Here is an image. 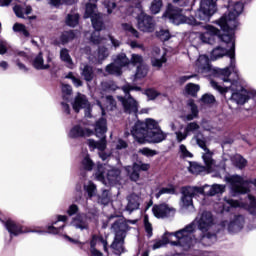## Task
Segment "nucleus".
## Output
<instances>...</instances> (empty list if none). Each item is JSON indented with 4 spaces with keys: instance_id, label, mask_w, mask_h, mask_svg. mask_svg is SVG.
Listing matches in <instances>:
<instances>
[{
    "instance_id": "473e14b6",
    "label": "nucleus",
    "mask_w": 256,
    "mask_h": 256,
    "mask_svg": "<svg viewBox=\"0 0 256 256\" xmlns=\"http://www.w3.org/2000/svg\"><path fill=\"white\" fill-rule=\"evenodd\" d=\"M113 61L115 62L116 65H119L120 67H127L131 63V60L127 58V55L125 53H120L116 55L113 58Z\"/></svg>"
},
{
    "instance_id": "ea45409f",
    "label": "nucleus",
    "mask_w": 256,
    "mask_h": 256,
    "mask_svg": "<svg viewBox=\"0 0 256 256\" xmlns=\"http://www.w3.org/2000/svg\"><path fill=\"white\" fill-rule=\"evenodd\" d=\"M194 139L200 149H203V151L209 150V148H207V140L205 139V136H203L201 133L196 134L194 136Z\"/></svg>"
},
{
    "instance_id": "72a5a7b5",
    "label": "nucleus",
    "mask_w": 256,
    "mask_h": 256,
    "mask_svg": "<svg viewBox=\"0 0 256 256\" xmlns=\"http://www.w3.org/2000/svg\"><path fill=\"white\" fill-rule=\"evenodd\" d=\"M96 9H97V4L93 2L87 3L85 14H84L85 19H93L95 15H99V13H95Z\"/></svg>"
},
{
    "instance_id": "2f4dec72",
    "label": "nucleus",
    "mask_w": 256,
    "mask_h": 256,
    "mask_svg": "<svg viewBox=\"0 0 256 256\" xmlns=\"http://www.w3.org/2000/svg\"><path fill=\"white\" fill-rule=\"evenodd\" d=\"M205 153L202 155V159L207 167L211 171L213 165H215V160L213 159V153L211 150H204Z\"/></svg>"
},
{
    "instance_id": "5701e85b",
    "label": "nucleus",
    "mask_w": 256,
    "mask_h": 256,
    "mask_svg": "<svg viewBox=\"0 0 256 256\" xmlns=\"http://www.w3.org/2000/svg\"><path fill=\"white\" fill-rule=\"evenodd\" d=\"M32 65L34 69L37 71H45L51 68V65L45 64V60L43 59V52H40L33 60Z\"/></svg>"
},
{
    "instance_id": "f3484780",
    "label": "nucleus",
    "mask_w": 256,
    "mask_h": 256,
    "mask_svg": "<svg viewBox=\"0 0 256 256\" xmlns=\"http://www.w3.org/2000/svg\"><path fill=\"white\" fill-rule=\"evenodd\" d=\"M95 132L89 128H83L81 125H75L71 128L69 132V137L71 139H79V137H91Z\"/></svg>"
},
{
    "instance_id": "a18cd8bd",
    "label": "nucleus",
    "mask_w": 256,
    "mask_h": 256,
    "mask_svg": "<svg viewBox=\"0 0 256 256\" xmlns=\"http://www.w3.org/2000/svg\"><path fill=\"white\" fill-rule=\"evenodd\" d=\"M82 167L84 171H93L95 163L93 162V160H91V157H89V155H86L82 160Z\"/></svg>"
},
{
    "instance_id": "1a4fd4ad",
    "label": "nucleus",
    "mask_w": 256,
    "mask_h": 256,
    "mask_svg": "<svg viewBox=\"0 0 256 256\" xmlns=\"http://www.w3.org/2000/svg\"><path fill=\"white\" fill-rule=\"evenodd\" d=\"M121 177V170L117 168H113L111 170H108L105 168V165L98 164L96 169V179L98 181H109V183H117Z\"/></svg>"
},
{
    "instance_id": "39448f33",
    "label": "nucleus",
    "mask_w": 256,
    "mask_h": 256,
    "mask_svg": "<svg viewBox=\"0 0 256 256\" xmlns=\"http://www.w3.org/2000/svg\"><path fill=\"white\" fill-rule=\"evenodd\" d=\"M95 135L100 140L95 141L93 139L88 140V146L90 151H95V149H98L100 151L98 153L100 159L102 161H107L110 157L109 154L105 153V150L107 149V119L100 118L96 123L94 127Z\"/></svg>"
},
{
    "instance_id": "a211bd4d",
    "label": "nucleus",
    "mask_w": 256,
    "mask_h": 256,
    "mask_svg": "<svg viewBox=\"0 0 256 256\" xmlns=\"http://www.w3.org/2000/svg\"><path fill=\"white\" fill-rule=\"evenodd\" d=\"M127 205L125 207L128 213H133L141 207V196L135 193H132L126 197Z\"/></svg>"
},
{
    "instance_id": "37998d69",
    "label": "nucleus",
    "mask_w": 256,
    "mask_h": 256,
    "mask_svg": "<svg viewBox=\"0 0 256 256\" xmlns=\"http://www.w3.org/2000/svg\"><path fill=\"white\" fill-rule=\"evenodd\" d=\"M66 25H68V27H77V25H79V14H68L66 17Z\"/></svg>"
},
{
    "instance_id": "5fc2aeb1",
    "label": "nucleus",
    "mask_w": 256,
    "mask_h": 256,
    "mask_svg": "<svg viewBox=\"0 0 256 256\" xmlns=\"http://www.w3.org/2000/svg\"><path fill=\"white\" fill-rule=\"evenodd\" d=\"M103 5L105 9H107L108 15H111V13H113V9L117 7V3H115V0H104Z\"/></svg>"
},
{
    "instance_id": "f8f14e48",
    "label": "nucleus",
    "mask_w": 256,
    "mask_h": 256,
    "mask_svg": "<svg viewBox=\"0 0 256 256\" xmlns=\"http://www.w3.org/2000/svg\"><path fill=\"white\" fill-rule=\"evenodd\" d=\"M203 188L199 186H186L182 188V203L183 207L189 208L193 205V197L201 195Z\"/></svg>"
},
{
    "instance_id": "412c9836",
    "label": "nucleus",
    "mask_w": 256,
    "mask_h": 256,
    "mask_svg": "<svg viewBox=\"0 0 256 256\" xmlns=\"http://www.w3.org/2000/svg\"><path fill=\"white\" fill-rule=\"evenodd\" d=\"M88 105H89V100L87 99V96L78 92L72 103V107L75 113H79L81 109H85V107H87Z\"/></svg>"
},
{
    "instance_id": "a19ab883",
    "label": "nucleus",
    "mask_w": 256,
    "mask_h": 256,
    "mask_svg": "<svg viewBox=\"0 0 256 256\" xmlns=\"http://www.w3.org/2000/svg\"><path fill=\"white\" fill-rule=\"evenodd\" d=\"M73 39H75L74 30L65 31L60 37V41L63 45H65V43H69V41H73Z\"/></svg>"
},
{
    "instance_id": "49530a36",
    "label": "nucleus",
    "mask_w": 256,
    "mask_h": 256,
    "mask_svg": "<svg viewBox=\"0 0 256 256\" xmlns=\"http://www.w3.org/2000/svg\"><path fill=\"white\" fill-rule=\"evenodd\" d=\"M161 195H175V187L171 186L169 188L163 187L156 194V199H159Z\"/></svg>"
},
{
    "instance_id": "8fccbe9b",
    "label": "nucleus",
    "mask_w": 256,
    "mask_h": 256,
    "mask_svg": "<svg viewBox=\"0 0 256 256\" xmlns=\"http://www.w3.org/2000/svg\"><path fill=\"white\" fill-rule=\"evenodd\" d=\"M165 53L161 56V58H152L151 63L152 67H158V69H161L163 67V63H167V57H165Z\"/></svg>"
},
{
    "instance_id": "58836bf2",
    "label": "nucleus",
    "mask_w": 256,
    "mask_h": 256,
    "mask_svg": "<svg viewBox=\"0 0 256 256\" xmlns=\"http://www.w3.org/2000/svg\"><path fill=\"white\" fill-rule=\"evenodd\" d=\"M200 89L201 87L194 83H189L185 87L187 95H190L191 97H197V93H199Z\"/></svg>"
},
{
    "instance_id": "c756f323",
    "label": "nucleus",
    "mask_w": 256,
    "mask_h": 256,
    "mask_svg": "<svg viewBox=\"0 0 256 256\" xmlns=\"http://www.w3.org/2000/svg\"><path fill=\"white\" fill-rule=\"evenodd\" d=\"M123 68L119 65L116 64L115 62H112L111 64L106 66V73L109 75H115V77H121L123 74Z\"/></svg>"
},
{
    "instance_id": "7c9ffc66",
    "label": "nucleus",
    "mask_w": 256,
    "mask_h": 256,
    "mask_svg": "<svg viewBox=\"0 0 256 256\" xmlns=\"http://www.w3.org/2000/svg\"><path fill=\"white\" fill-rule=\"evenodd\" d=\"M237 207H239V201L228 199L226 200V204L223 205L222 212L233 213Z\"/></svg>"
},
{
    "instance_id": "4c0bfd02",
    "label": "nucleus",
    "mask_w": 256,
    "mask_h": 256,
    "mask_svg": "<svg viewBox=\"0 0 256 256\" xmlns=\"http://www.w3.org/2000/svg\"><path fill=\"white\" fill-rule=\"evenodd\" d=\"M96 197H98V203L101 205H109V202L111 201V196L109 195V190L107 189H102V193Z\"/></svg>"
},
{
    "instance_id": "864d4df0",
    "label": "nucleus",
    "mask_w": 256,
    "mask_h": 256,
    "mask_svg": "<svg viewBox=\"0 0 256 256\" xmlns=\"http://www.w3.org/2000/svg\"><path fill=\"white\" fill-rule=\"evenodd\" d=\"M204 167L193 162L190 163L189 171L190 173H193V175H199V173H203Z\"/></svg>"
},
{
    "instance_id": "09e8293b",
    "label": "nucleus",
    "mask_w": 256,
    "mask_h": 256,
    "mask_svg": "<svg viewBox=\"0 0 256 256\" xmlns=\"http://www.w3.org/2000/svg\"><path fill=\"white\" fill-rule=\"evenodd\" d=\"M73 93V87L69 84L62 85V97L64 101H69V97H71Z\"/></svg>"
},
{
    "instance_id": "0e129e2a",
    "label": "nucleus",
    "mask_w": 256,
    "mask_h": 256,
    "mask_svg": "<svg viewBox=\"0 0 256 256\" xmlns=\"http://www.w3.org/2000/svg\"><path fill=\"white\" fill-rule=\"evenodd\" d=\"M122 91H124L125 95H131V91H141V87L132 86L131 84H126L122 86Z\"/></svg>"
},
{
    "instance_id": "de8ad7c7",
    "label": "nucleus",
    "mask_w": 256,
    "mask_h": 256,
    "mask_svg": "<svg viewBox=\"0 0 256 256\" xmlns=\"http://www.w3.org/2000/svg\"><path fill=\"white\" fill-rule=\"evenodd\" d=\"M234 165L238 169H245V167H247V160L241 155H236L234 157Z\"/></svg>"
},
{
    "instance_id": "20e7f679",
    "label": "nucleus",
    "mask_w": 256,
    "mask_h": 256,
    "mask_svg": "<svg viewBox=\"0 0 256 256\" xmlns=\"http://www.w3.org/2000/svg\"><path fill=\"white\" fill-rule=\"evenodd\" d=\"M131 135L137 143H163L167 139V134L163 132L159 122L148 118L145 122L137 121L131 129Z\"/></svg>"
},
{
    "instance_id": "b1692460",
    "label": "nucleus",
    "mask_w": 256,
    "mask_h": 256,
    "mask_svg": "<svg viewBox=\"0 0 256 256\" xmlns=\"http://www.w3.org/2000/svg\"><path fill=\"white\" fill-rule=\"evenodd\" d=\"M167 235H173L175 237V232L173 233H169L166 232L163 236L161 240L156 241L153 246L152 249H161V247H165V245H171L172 247H181L180 245H172L171 243H173L174 241H169V237H167Z\"/></svg>"
},
{
    "instance_id": "c85d7f7f",
    "label": "nucleus",
    "mask_w": 256,
    "mask_h": 256,
    "mask_svg": "<svg viewBox=\"0 0 256 256\" xmlns=\"http://www.w3.org/2000/svg\"><path fill=\"white\" fill-rule=\"evenodd\" d=\"M91 22H92L94 31H98L100 33H101V31H103V29L105 27V23H103V15L102 14L93 16L91 19Z\"/></svg>"
},
{
    "instance_id": "052dcab7",
    "label": "nucleus",
    "mask_w": 256,
    "mask_h": 256,
    "mask_svg": "<svg viewBox=\"0 0 256 256\" xmlns=\"http://www.w3.org/2000/svg\"><path fill=\"white\" fill-rule=\"evenodd\" d=\"M179 152L181 153V155L184 159L193 158V153H191V152H189V150H187V146H185V144H181L179 146Z\"/></svg>"
},
{
    "instance_id": "338daca9",
    "label": "nucleus",
    "mask_w": 256,
    "mask_h": 256,
    "mask_svg": "<svg viewBox=\"0 0 256 256\" xmlns=\"http://www.w3.org/2000/svg\"><path fill=\"white\" fill-rule=\"evenodd\" d=\"M201 102L205 103L206 105H211L215 103V96H213V94H204L201 97Z\"/></svg>"
},
{
    "instance_id": "c9c22d12",
    "label": "nucleus",
    "mask_w": 256,
    "mask_h": 256,
    "mask_svg": "<svg viewBox=\"0 0 256 256\" xmlns=\"http://www.w3.org/2000/svg\"><path fill=\"white\" fill-rule=\"evenodd\" d=\"M12 29L14 33H19L20 35H23V37H30L31 35L29 33V30L27 29V27H25L24 24L15 23Z\"/></svg>"
},
{
    "instance_id": "bb28decb",
    "label": "nucleus",
    "mask_w": 256,
    "mask_h": 256,
    "mask_svg": "<svg viewBox=\"0 0 256 256\" xmlns=\"http://www.w3.org/2000/svg\"><path fill=\"white\" fill-rule=\"evenodd\" d=\"M225 55L229 57V50L218 46L214 48L210 54L211 61H217V59H221V57H225Z\"/></svg>"
},
{
    "instance_id": "774afa93",
    "label": "nucleus",
    "mask_w": 256,
    "mask_h": 256,
    "mask_svg": "<svg viewBox=\"0 0 256 256\" xmlns=\"http://www.w3.org/2000/svg\"><path fill=\"white\" fill-rule=\"evenodd\" d=\"M139 153H141V155H144L145 157H155V155H157L156 150H151L149 148H142L139 150Z\"/></svg>"
},
{
    "instance_id": "dca6fc26",
    "label": "nucleus",
    "mask_w": 256,
    "mask_h": 256,
    "mask_svg": "<svg viewBox=\"0 0 256 256\" xmlns=\"http://www.w3.org/2000/svg\"><path fill=\"white\" fill-rule=\"evenodd\" d=\"M72 227L75 229H80V231H87L89 229V220L87 219V214L78 213L71 221Z\"/></svg>"
},
{
    "instance_id": "7ed1b4c3",
    "label": "nucleus",
    "mask_w": 256,
    "mask_h": 256,
    "mask_svg": "<svg viewBox=\"0 0 256 256\" xmlns=\"http://www.w3.org/2000/svg\"><path fill=\"white\" fill-rule=\"evenodd\" d=\"M214 221L213 214L210 211H204L198 220L192 221L174 233L177 240L171 242V245H179L183 251H189L195 243L211 247L217 241V234L209 232Z\"/></svg>"
},
{
    "instance_id": "603ef678",
    "label": "nucleus",
    "mask_w": 256,
    "mask_h": 256,
    "mask_svg": "<svg viewBox=\"0 0 256 256\" xmlns=\"http://www.w3.org/2000/svg\"><path fill=\"white\" fill-rule=\"evenodd\" d=\"M109 57V49L105 46H100L98 48V59L100 61H105Z\"/></svg>"
},
{
    "instance_id": "e2e57ef3",
    "label": "nucleus",
    "mask_w": 256,
    "mask_h": 256,
    "mask_svg": "<svg viewBox=\"0 0 256 256\" xmlns=\"http://www.w3.org/2000/svg\"><path fill=\"white\" fill-rule=\"evenodd\" d=\"M156 36L164 42L169 41L171 39V33H169V30H160L156 32Z\"/></svg>"
},
{
    "instance_id": "bf43d9fd",
    "label": "nucleus",
    "mask_w": 256,
    "mask_h": 256,
    "mask_svg": "<svg viewBox=\"0 0 256 256\" xmlns=\"http://www.w3.org/2000/svg\"><path fill=\"white\" fill-rule=\"evenodd\" d=\"M106 105H107V109H109L110 111H113V109L117 108V101L115 100V98H113V96L108 95L106 96Z\"/></svg>"
},
{
    "instance_id": "aec40b11",
    "label": "nucleus",
    "mask_w": 256,
    "mask_h": 256,
    "mask_svg": "<svg viewBox=\"0 0 256 256\" xmlns=\"http://www.w3.org/2000/svg\"><path fill=\"white\" fill-rule=\"evenodd\" d=\"M245 227V217L243 215H237L228 224L229 233H239Z\"/></svg>"
},
{
    "instance_id": "f704fd0d",
    "label": "nucleus",
    "mask_w": 256,
    "mask_h": 256,
    "mask_svg": "<svg viewBox=\"0 0 256 256\" xmlns=\"http://www.w3.org/2000/svg\"><path fill=\"white\" fill-rule=\"evenodd\" d=\"M163 8V0H153L150 5V12L152 15H159Z\"/></svg>"
},
{
    "instance_id": "e433bc0d",
    "label": "nucleus",
    "mask_w": 256,
    "mask_h": 256,
    "mask_svg": "<svg viewBox=\"0 0 256 256\" xmlns=\"http://www.w3.org/2000/svg\"><path fill=\"white\" fill-rule=\"evenodd\" d=\"M144 229L148 239L153 237V225L149 222V215L145 214L143 218Z\"/></svg>"
},
{
    "instance_id": "cd10ccee",
    "label": "nucleus",
    "mask_w": 256,
    "mask_h": 256,
    "mask_svg": "<svg viewBox=\"0 0 256 256\" xmlns=\"http://www.w3.org/2000/svg\"><path fill=\"white\" fill-rule=\"evenodd\" d=\"M60 59L63 61V63H65L68 69H73V59L71 58V54H69V50L67 48H62L60 50Z\"/></svg>"
},
{
    "instance_id": "393cba45",
    "label": "nucleus",
    "mask_w": 256,
    "mask_h": 256,
    "mask_svg": "<svg viewBox=\"0 0 256 256\" xmlns=\"http://www.w3.org/2000/svg\"><path fill=\"white\" fill-rule=\"evenodd\" d=\"M83 189L87 199H93V197H97V185L93 183V181L84 183Z\"/></svg>"
},
{
    "instance_id": "79ce46f5",
    "label": "nucleus",
    "mask_w": 256,
    "mask_h": 256,
    "mask_svg": "<svg viewBox=\"0 0 256 256\" xmlns=\"http://www.w3.org/2000/svg\"><path fill=\"white\" fill-rule=\"evenodd\" d=\"M102 89L107 93H111L113 91H117L119 89V86H117V83H115L114 81H106L102 83Z\"/></svg>"
},
{
    "instance_id": "2eb2a0df",
    "label": "nucleus",
    "mask_w": 256,
    "mask_h": 256,
    "mask_svg": "<svg viewBox=\"0 0 256 256\" xmlns=\"http://www.w3.org/2000/svg\"><path fill=\"white\" fill-rule=\"evenodd\" d=\"M65 221H67V216L58 215L57 221L47 226L48 231H44V233H50L51 235H59V233H61V231H63V228L65 227Z\"/></svg>"
},
{
    "instance_id": "13d9d810",
    "label": "nucleus",
    "mask_w": 256,
    "mask_h": 256,
    "mask_svg": "<svg viewBox=\"0 0 256 256\" xmlns=\"http://www.w3.org/2000/svg\"><path fill=\"white\" fill-rule=\"evenodd\" d=\"M90 43L93 45H99L101 43V32L95 30L90 36Z\"/></svg>"
},
{
    "instance_id": "c03bdc74",
    "label": "nucleus",
    "mask_w": 256,
    "mask_h": 256,
    "mask_svg": "<svg viewBox=\"0 0 256 256\" xmlns=\"http://www.w3.org/2000/svg\"><path fill=\"white\" fill-rule=\"evenodd\" d=\"M122 28L128 35L139 39V31H137L131 24L124 23L122 24Z\"/></svg>"
},
{
    "instance_id": "a878e982",
    "label": "nucleus",
    "mask_w": 256,
    "mask_h": 256,
    "mask_svg": "<svg viewBox=\"0 0 256 256\" xmlns=\"http://www.w3.org/2000/svg\"><path fill=\"white\" fill-rule=\"evenodd\" d=\"M110 248L114 255H122V253H125V239L114 238Z\"/></svg>"
},
{
    "instance_id": "f257e3e1",
    "label": "nucleus",
    "mask_w": 256,
    "mask_h": 256,
    "mask_svg": "<svg viewBox=\"0 0 256 256\" xmlns=\"http://www.w3.org/2000/svg\"><path fill=\"white\" fill-rule=\"evenodd\" d=\"M196 69L198 73H211L216 79L228 83L229 85L221 86L215 80L210 81L211 87L224 95L225 99L230 94L229 101L236 105H245L253 96V93L239 84V69L237 68H213L209 56L200 55L196 61Z\"/></svg>"
},
{
    "instance_id": "0eeeda50",
    "label": "nucleus",
    "mask_w": 256,
    "mask_h": 256,
    "mask_svg": "<svg viewBox=\"0 0 256 256\" xmlns=\"http://www.w3.org/2000/svg\"><path fill=\"white\" fill-rule=\"evenodd\" d=\"M217 1L218 0H200V7L195 12V17H192L196 21L208 23V21H211V17L217 13Z\"/></svg>"
},
{
    "instance_id": "6e6d98bb",
    "label": "nucleus",
    "mask_w": 256,
    "mask_h": 256,
    "mask_svg": "<svg viewBox=\"0 0 256 256\" xmlns=\"http://www.w3.org/2000/svg\"><path fill=\"white\" fill-rule=\"evenodd\" d=\"M144 95L148 97V101H155V99L159 97V93L155 89H151V88L146 89L144 92Z\"/></svg>"
},
{
    "instance_id": "4d7b16f0",
    "label": "nucleus",
    "mask_w": 256,
    "mask_h": 256,
    "mask_svg": "<svg viewBox=\"0 0 256 256\" xmlns=\"http://www.w3.org/2000/svg\"><path fill=\"white\" fill-rule=\"evenodd\" d=\"M135 79H143L147 77V68L145 66H138L134 75Z\"/></svg>"
},
{
    "instance_id": "4468645a",
    "label": "nucleus",
    "mask_w": 256,
    "mask_h": 256,
    "mask_svg": "<svg viewBox=\"0 0 256 256\" xmlns=\"http://www.w3.org/2000/svg\"><path fill=\"white\" fill-rule=\"evenodd\" d=\"M152 213L156 219H165L175 215V210L169 208L166 204H160L152 207Z\"/></svg>"
},
{
    "instance_id": "f03ea898",
    "label": "nucleus",
    "mask_w": 256,
    "mask_h": 256,
    "mask_svg": "<svg viewBox=\"0 0 256 256\" xmlns=\"http://www.w3.org/2000/svg\"><path fill=\"white\" fill-rule=\"evenodd\" d=\"M165 19H168L173 25H190L191 27H201L205 29L206 32L200 34V39L203 43L208 45H213L215 39L226 43L227 47H230L229 59L230 64L225 69H235L237 68V61L235 60V30L237 28H229L228 30H221L215 28L212 25H205L203 22L196 21L193 16L183 15V9L173 6V4H168L166 11L163 14Z\"/></svg>"
},
{
    "instance_id": "680f3d73",
    "label": "nucleus",
    "mask_w": 256,
    "mask_h": 256,
    "mask_svg": "<svg viewBox=\"0 0 256 256\" xmlns=\"http://www.w3.org/2000/svg\"><path fill=\"white\" fill-rule=\"evenodd\" d=\"M134 169L140 173V171H149L151 165L143 162H136L133 164Z\"/></svg>"
},
{
    "instance_id": "69168bd1",
    "label": "nucleus",
    "mask_w": 256,
    "mask_h": 256,
    "mask_svg": "<svg viewBox=\"0 0 256 256\" xmlns=\"http://www.w3.org/2000/svg\"><path fill=\"white\" fill-rule=\"evenodd\" d=\"M250 199V205L248 206V211L250 215H255L256 216V199L255 196L249 195Z\"/></svg>"
},
{
    "instance_id": "4be33fe9",
    "label": "nucleus",
    "mask_w": 256,
    "mask_h": 256,
    "mask_svg": "<svg viewBox=\"0 0 256 256\" xmlns=\"http://www.w3.org/2000/svg\"><path fill=\"white\" fill-rule=\"evenodd\" d=\"M80 75L83 77L84 81L91 83V81L95 79V70L93 69V66L83 64V66L80 67Z\"/></svg>"
},
{
    "instance_id": "ddd939ff",
    "label": "nucleus",
    "mask_w": 256,
    "mask_h": 256,
    "mask_svg": "<svg viewBox=\"0 0 256 256\" xmlns=\"http://www.w3.org/2000/svg\"><path fill=\"white\" fill-rule=\"evenodd\" d=\"M118 101L122 103V107L124 112L128 113L129 115H137L139 113V102L133 98L131 95L125 94V96H118Z\"/></svg>"
},
{
    "instance_id": "6e6552de",
    "label": "nucleus",
    "mask_w": 256,
    "mask_h": 256,
    "mask_svg": "<svg viewBox=\"0 0 256 256\" xmlns=\"http://www.w3.org/2000/svg\"><path fill=\"white\" fill-rule=\"evenodd\" d=\"M6 231L10 234V238L8 240V243H11V240L13 237H19V235H23V233H38L39 235L45 234V231L43 230H28L25 229L21 224L17 223L13 219H7L6 221L0 220Z\"/></svg>"
},
{
    "instance_id": "423d86ee",
    "label": "nucleus",
    "mask_w": 256,
    "mask_h": 256,
    "mask_svg": "<svg viewBox=\"0 0 256 256\" xmlns=\"http://www.w3.org/2000/svg\"><path fill=\"white\" fill-rule=\"evenodd\" d=\"M243 9H245V5L243 2H235L232 11L225 13L221 16L220 19L216 20L215 23L220 27L221 31H229V29H237L239 26V22L237 21V17H239L243 13Z\"/></svg>"
},
{
    "instance_id": "6ab92c4d",
    "label": "nucleus",
    "mask_w": 256,
    "mask_h": 256,
    "mask_svg": "<svg viewBox=\"0 0 256 256\" xmlns=\"http://www.w3.org/2000/svg\"><path fill=\"white\" fill-rule=\"evenodd\" d=\"M200 189L204 190L200 195H205L206 197H215V195H219L225 191V187L220 184H213L212 186L205 184Z\"/></svg>"
},
{
    "instance_id": "3c124183",
    "label": "nucleus",
    "mask_w": 256,
    "mask_h": 256,
    "mask_svg": "<svg viewBox=\"0 0 256 256\" xmlns=\"http://www.w3.org/2000/svg\"><path fill=\"white\" fill-rule=\"evenodd\" d=\"M200 126L197 122H190L186 125L184 131L188 134L191 135V133H195V131H199Z\"/></svg>"
},
{
    "instance_id": "9d476101",
    "label": "nucleus",
    "mask_w": 256,
    "mask_h": 256,
    "mask_svg": "<svg viewBox=\"0 0 256 256\" xmlns=\"http://www.w3.org/2000/svg\"><path fill=\"white\" fill-rule=\"evenodd\" d=\"M110 231L114 234V238L123 241L127 237V233L131 231V226L124 218H117L111 224Z\"/></svg>"
},
{
    "instance_id": "9b49d317",
    "label": "nucleus",
    "mask_w": 256,
    "mask_h": 256,
    "mask_svg": "<svg viewBox=\"0 0 256 256\" xmlns=\"http://www.w3.org/2000/svg\"><path fill=\"white\" fill-rule=\"evenodd\" d=\"M137 28L143 33H153L155 31V20L152 16L141 11L136 17Z\"/></svg>"
}]
</instances>
